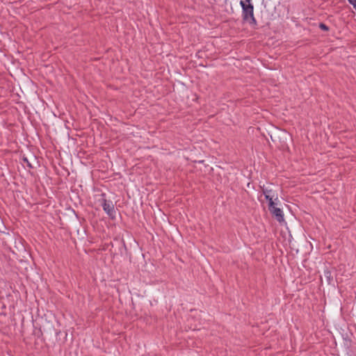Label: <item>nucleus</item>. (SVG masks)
<instances>
[{"mask_svg": "<svg viewBox=\"0 0 356 356\" xmlns=\"http://www.w3.org/2000/svg\"><path fill=\"white\" fill-rule=\"evenodd\" d=\"M251 0L241 1L240 5L242 7V17L244 21L248 22L250 24H257L254 17V6L250 3Z\"/></svg>", "mask_w": 356, "mask_h": 356, "instance_id": "1", "label": "nucleus"}, {"mask_svg": "<svg viewBox=\"0 0 356 356\" xmlns=\"http://www.w3.org/2000/svg\"><path fill=\"white\" fill-rule=\"evenodd\" d=\"M106 195L104 193L102 194V206L103 207L104 211L107 213V215L112 219L115 217V211L114 208V205L113 202L110 200H107L105 198Z\"/></svg>", "mask_w": 356, "mask_h": 356, "instance_id": "2", "label": "nucleus"}, {"mask_svg": "<svg viewBox=\"0 0 356 356\" xmlns=\"http://www.w3.org/2000/svg\"><path fill=\"white\" fill-rule=\"evenodd\" d=\"M261 188L262 191V193L264 195L266 200H278L277 193L272 188H270L269 187H266L265 186H261Z\"/></svg>", "mask_w": 356, "mask_h": 356, "instance_id": "3", "label": "nucleus"}, {"mask_svg": "<svg viewBox=\"0 0 356 356\" xmlns=\"http://www.w3.org/2000/svg\"><path fill=\"white\" fill-rule=\"evenodd\" d=\"M273 217L279 222H282L284 221V213L281 209L277 208L273 209V211L270 213Z\"/></svg>", "mask_w": 356, "mask_h": 356, "instance_id": "4", "label": "nucleus"}, {"mask_svg": "<svg viewBox=\"0 0 356 356\" xmlns=\"http://www.w3.org/2000/svg\"><path fill=\"white\" fill-rule=\"evenodd\" d=\"M323 275L326 280L327 283L328 284H333V277H332L331 271L328 268H326L324 270Z\"/></svg>", "mask_w": 356, "mask_h": 356, "instance_id": "5", "label": "nucleus"}, {"mask_svg": "<svg viewBox=\"0 0 356 356\" xmlns=\"http://www.w3.org/2000/svg\"><path fill=\"white\" fill-rule=\"evenodd\" d=\"M268 210L270 211V212L271 213L273 209H277V207H276V203L275 202V200H268Z\"/></svg>", "mask_w": 356, "mask_h": 356, "instance_id": "6", "label": "nucleus"}, {"mask_svg": "<svg viewBox=\"0 0 356 356\" xmlns=\"http://www.w3.org/2000/svg\"><path fill=\"white\" fill-rule=\"evenodd\" d=\"M268 210L270 211V212L271 213L273 209H277V207H276V203L275 202V200H268Z\"/></svg>", "mask_w": 356, "mask_h": 356, "instance_id": "7", "label": "nucleus"}, {"mask_svg": "<svg viewBox=\"0 0 356 356\" xmlns=\"http://www.w3.org/2000/svg\"><path fill=\"white\" fill-rule=\"evenodd\" d=\"M22 161H23L24 163H25L29 168H30V169L33 168L31 163L29 162V159L26 157L24 156L22 158Z\"/></svg>", "mask_w": 356, "mask_h": 356, "instance_id": "8", "label": "nucleus"}, {"mask_svg": "<svg viewBox=\"0 0 356 356\" xmlns=\"http://www.w3.org/2000/svg\"><path fill=\"white\" fill-rule=\"evenodd\" d=\"M319 28L325 31H327L329 30V27L324 23H320Z\"/></svg>", "mask_w": 356, "mask_h": 356, "instance_id": "9", "label": "nucleus"}, {"mask_svg": "<svg viewBox=\"0 0 356 356\" xmlns=\"http://www.w3.org/2000/svg\"><path fill=\"white\" fill-rule=\"evenodd\" d=\"M350 4L353 6L354 4H356V0H348Z\"/></svg>", "mask_w": 356, "mask_h": 356, "instance_id": "10", "label": "nucleus"}, {"mask_svg": "<svg viewBox=\"0 0 356 356\" xmlns=\"http://www.w3.org/2000/svg\"><path fill=\"white\" fill-rule=\"evenodd\" d=\"M353 6V8L355 9V10H356V3H355V4H354Z\"/></svg>", "mask_w": 356, "mask_h": 356, "instance_id": "11", "label": "nucleus"}]
</instances>
